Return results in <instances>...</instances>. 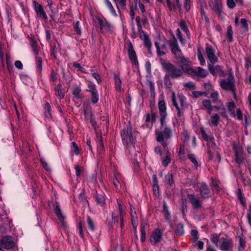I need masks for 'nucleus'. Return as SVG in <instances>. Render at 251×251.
<instances>
[{"instance_id":"obj_1","label":"nucleus","mask_w":251,"mask_h":251,"mask_svg":"<svg viewBox=\"0 0 251 251\" xmlns=\"http://www.w3.org/2000/svg\"><path fill=\"white\" fill-rule=\"evenodd\" d=\"M159 61L163 70L167 73L166 75L170 76L171 78H177L183 74L182 69L177 68L166 59L160 58Z\"/></svg>"},{"instance_id":"obj_2","label":"nucleus","mask_w":251,"mask_h":251,"mask_svg":"<svg viewBox=\"0 0 251 251\" xmlns=\"http://www.w3.org/2000/svg\"><path fill=\"white\" fill-rule=\"evenodd\" d=\"M220 234L213 233L211 234V240L215 246L219 248L223 251H228L233 247V242L231 239L222 237L220 238Z\"/></svg>"},{"instance_id":"obj_3","label":"nucleus","mask_w":251,"mask_h":251,"mask_svg":"<svg viewBox=\"0 0 251 251\" xmlns=\"http://www.w3.org/2000/svg\"><path fill=\"white\" fill-rule=\"evenodd\" d=\"M132 127L130 122H128L126 128L123 129L121 131V136L123 143L127 148H134L136 138L133 137Z\"/></svg>"},{"instance_id":"obj_4","label":"nucleus","mask_w":251,"mask_h":251,"mask_svg":"<svg viewBox=\"0 0 251 251\" xmlns=\"http://www.w3.org/2000/svg\"><path fill=\"white\" fill-rule=\"evenodd\" d=\"M175 58L176 63L180 67V69L183 70V74L184 73H194V69L190 66L189 60L183 54L175 57Z\"/></svg>"},{"instance_id":"obj_5","label":"nucleus","mask_w":251,"mask_h":251,"mask_svg":"<svg viewBox=\"0 0 251 251\" xmlns=\"http://www.w3.org/2000/svg\"><path fill=\"white\" fill-rule=\"evenodd\" d=\"M168 43L169 40H167L164 37H161L160 36L158 37L154 43L158 56H162L166 54Z\"/></svg>"},{"instance_id":"obj_6","label":"nucleus","mask_w":251,"mask_h":251,"mask_svg":"<svg viewBox=\"0 0 251 251\" xmlns=\"http://www.w3.org/2000/svg\"><path fill=\"white\" fill-rule=\"evenodd\" d=\"M158 108L160 116L161 128H162L165 125V119L167 116L166 112V106L164 100H160L158 102Z\"/></svg>"},{"instance_id":"obj_7","label":"nucleus","mask_w":251,"mask_h":251,"mask_svg":"<svg viewBox=\"0 0 251 251\" xmlns=\"http://www.w3.org/2000/svg\"><path fill=\"white\" fill-rule=\"evenodd\" d=\"M162 239V232L159 228H156L151 233L150 241L151 245H156L161 241Z\"/></svg>"},{"instance_id":"obj_8","label":"nucleus","mask_w":251,"mask_h":251,"mask_svg":"<svg viewBox=\"0 0 251 251\" xmlns=\"http://www.w3.org/2000/svg\"><path fill=\"white\" fill-rule=\"evenodd\" d=\"M33 8L38 18H42L44 20H47L48 19V16L45 11L42 5L39 4V3L36 1H33Z\"/></svg>"},{"instance_id":"obj_9","label":"nucleus","mask_w":251,"mask_h":251,"mask_svg":"<svg viewBox=\"0 0 251 251\" xmlns=\"http://www.w3.org/2000/svg\"><path fill=\"white\" fill-rule=\"evenodd\" d=\"M169 44L171 48V51L175 55V57L183 54L179 47L177 40L174 36H173L172 39L169 40Z\"/></svg>"},{"instance_id":"obj_10","label":"nucleus","mask_w":251,"mask_h":251,"mask_svg":"<svg viewBox=\"0 0 251 251\" xmlns=\"http://www.w3.org/2000/svg\"><path fill=\"white\" fill-rule=\"evenodd\" d=\"M127 53L130 61L135 66H138L139 63L137 60L136 52L134 50L133 46L132 43L130 41H128Z\"/></svg>"},{"instance_id":"obj_11","label":"nucleus","mask_w":251,"mask_h":251,"mask_svg":"<svg viewBox=\"0 0 251 251\" xmlns=\"http://www.w3.org/2000/svg\"><path fill=\"white\" fill-rule=\"evenodd\" d=\"M209 6L211 9L219 16H221L223 13L222 3L220 0H210Z\"/></svg>"},{"instance_id":"obj_12","label":"nucleus","mask_w":251,"mask_h":251,"mask_svg":"<svg viewBox=\"0 0 251 251\" xmlns=\"http://www.w3.org/2000/svg\"><path fill=\"white\" fill-rule=\"evenodd\" d=\"M96 18L98 21L101 33L111 32V25L106 19L103 20L99 17H97Z\"/></svg>"},{"instance_id":"obj_13","label":"nucleus","mask_w":251,"mask_h":251,"mask_svg":"<svg viewBox=\"0 0 251 251\" xmlns=\"http://www.w3.org/2000/svg\"><path fill=\"white\" fill-rule=\"evenodd\" d=\"M160 131H159L157 133H156L157 135L156 137H159L161 136L162 138L164 139H169L171 138L172 136V129L171 128L166 126V123L165 124L163 127L162 128L160 127Z\"/></svg>"},{"instance_id":"obj_14","label":"nucleus","mask_w":251,"mask_h":251,"mask_svg":"<svg viewBox=\"0 0 251 251\" xmlns=\"http://www.w3.org/2000/svg\"><path fill=\"white\" fill-rule=\"evenodd\" d=\"M220 85L221 88L225 90H234V88H235L234 84V78L224 79L221 81Z\"/></svg>"},{"instance_id":"obj_15","label":"nucleus","mask_w":251,"mask_h":251,"mask_svg":"<svg viewBox=\"0 0 251 251\" xmlns=\"http://www.w3.org/2000/svg\"><path fill=\"white\" fill-rule=\"evenodd\" d=\"M205 52L211 63L214 64L218 61V58L215 55L211 46L208 44H206Z\"/></svg>"},{"instance_id":"obj_16","label":"nucleus","mask_w":251,"mask_h":251,"mask_svg":"<svg viewBox=\"0 0 251 251\" xmlns=\"http://www.w3.org/2000/svg\"><path fill=\"white\" fill-rule=\"evenodd\" d=\"M187 198L189 199L194 209L197 210L202 207V204L200 199L196 197L194 194H188Z\"/></svg>"},{"instance_id":"obj_17","label":"nucleus","mask_w":251,"mask_h":251,"mask_svg":"<svg viewBox=\"0 0 251 251\" xmlns=\"http://www.w3.org/2000/svg\"><path fill=\"white\" fill-rule=\"evenodd\" d=\"M2 247L6 249H10L14 246V242L11 240L10 236H5L0 240Z\"/></svg>"},{"instance_id":"obj_18","label":"nucleus","mask_w":251,"mask_h":251,"mask_svg":"<svg viewBox=\"0 0 251 251\" xmlns=\"http://www.w3.org/2000/svg\"><path fill=\"white\" fill-rule=\"evenodd\" d=\"M200 191L202 198L210 197V190L205 182H203L201 183Z\"/></svg>"},{"instance_id":"obj_19","label":"nucleus","mask_w":251,"mask_h":251,"mask_svg":"<svg viewBox=\"0 0 251 251\" xmlns=\"http://www.w3.org/2000/svg\"><path fill=\"white\" fill-rule=\"evenodd\" d=\"M88 88L89 89L87 91L90 92L91 94V102L93 104H95L99 100L98 91L95 85H89Z\"/></svg>"},{"instance_id":"obj_20","label":"nucleus","mask_w":251,"mask_h":251,"mask_svg":"<svg viewBox=\"0 0 251 251\" xmlns=\"http://www.w3.org/2000/svg\"><path fill=\"white\" fill-rule=\"evenodd\" d=\"M142 34L140 35V37L141 40L143 41L144 46L147 48L148 52L150 54H151V43L149 39V37L148 34L144 31H142Z\"/></svg>"},{"instance_id":"obj_21","label":"nucleus","mask_w":251,"mask_h":251,"mask_svg":"<svg viewBox=\"0 0 251 251\" xmlns=\"http://www.w3.org/2000/svg\"><path fill=\"white\" fill-rule=\"evenodd\" d=\"M55 208L54 209V213L58 218L59 221L61 223L62 226H65L64 218L65 217L63 216L60 207L59 203L57 201L55 202Z\"/></svg>"},{"instance_id":"obj_22","label":"nucleus","mask_w":251,"mask_h":251,"mask_svg":"<svg viewBox=\"0 0 251 251\" xmlns=\"http://www.w3.org/2000/svg\"><path fill=\"white\" fill-rule=\"evenodd\" d=\"M30 45L32 48V50L34 54L37 55L39 53V47L38 45L37 42L35 40V38L33 36H31L30 38Z\"/></svg>"},{"instance_id":"obj_23","label":"nucleus","mask_w":251,"mask_h":251,"mask_svg":"<svg viewBox=\"0 0 251 251\" xmlns=\"http://www.w3.org/2000/svg\"><path fill=\"white\" fill-rule=\"evenodd\" d=\"M214 64H208V70H209L211 74L213 75H216L218 73L222 72V70L220 66L216 65L215 66H213Z\"/></svg>"},{"instance_id":"obj_24","label":"nucleus","mask_w":251,"mask_h":251,"mask_svg":"<svg viewBox=\"0 0 251 251\" xmlns=\"http://www.w3.org/2000/svg\"><path fill=\"white\" fill-rule=\"evenodd\" d=\"M81 89L79 85H75L73 86V94L77 98V99H82L83 97L81 93Z\"/></svg>"},{"instance_id":"obj_25","label":"nucleus","mask_w":251,"mask_h":251,"mask_svg":"<svg viewBox=\"0 0 251 251\" xmlns=\"http://www.w3.org/2000/svg\"><path fill=\"white\" fill-rule=\"evenodd\" d=\"M189 74L192 75H193V76L197 75V76H201L202 78H203V77H205L207 75V72L205 70L199 67L198 68L197 71H196L194 69V73Z\"/></svg>"},{"instance_id":"obj_26","label":"nucleus","mask_w":251,"mask_h":251,"mask_svg":"<svg viewBox=\"0 0 251 251\" xmlns=\"http://www.w3.org/2000/svg\"><path fill=\"white\" fill-rule=\"evenodd\" d=\"M165 156L161 157L162 163L164 167H167L171 162V153L167 150L165 153Z\"/></svg>"},{"instance_id":"obj_27","label":"nucleus","mask_w":251,"mask_h":251,"mask_svg":"<svg viewBox=\"0 0 251 251\" xmlns=\"http://www.w3.org/2000/svg\"><path fill=\"white\" fill-rule=\"evenodd\" d=\"M202 104L204 107L206 109L207 113L209 114H210L212 111L213 110V107L211 105L210 100L206 99L203 100H202Z\"/></svg>"},{"instance_id":"obj_28","label":"nucleus","mask_w":251,"mask_h":251,"mask_svg":"<svg viewBox=\"0 0 251 251\" xmlns=\"http://www.w3.org/2000/svg\"><path fill=\"white\" fill-rule=\"evenodd\" d=\"M62 86L60 83L57 84L55 87V94L59 96L60 99H63L64 96V92L62 91Z\"/></svg>"},{"instance_id":"obj_29","label":"nucleus","mask_w":251,"mask_h":251,"mask_svg":"<svg viewBox=\"0 0 251 251\" xmlns=\"http://www.w3.org/2000/svg\"><path fill=\"white\" fill-rule=\"evenodd\" d=\"M35 64L37 72L41 74L42 70V59L41 57H35Z\"/></svg>"},{"instance_id":"obj_30","label":"nucleus","mask_w":251,"mask_h":251,"mask_svg":"<svg viewBox=\"0 0 251 251\" xmlns=\"http://www.w3.org/2000/svg\"><path fill=\"white\" fill-rule=\"evenodd\" d=\"M163 214H164V216L165 219H166L167 221H170L171 218V216L170 213L169 212V211L168 210V207L165 202H164V204L163 205Z\"/></svg>"},{"instance_id":"obj_31","label":"nucleus","mask_w":251,"mask_h":251,"mask_svg":"<svg viewBox=\"0 0 251 251\" xmlns=\"http://www.w3.org/2000/svg\"><path fill=\"white\" fill-rule=\"evenodd\" d=\"M95 197V201L98 204L102 206L104 204L105 199L102 195L96 194Z\"/></svg>"},{"instance_id":"obj_32","label":"nucleus","mask_w":251,"mask_h":251,"mask_svg":"<svg viewBox=\"0 0 251 251\" xmlns=\"http://www.w3.org/2000/svg\"><path fill=\"white\" fill-rule=\"evenodd\" d=\"M165 183L172 186L174 183L173 176L172 174L168 173L165 176Z\"/></svg>"},{"instance_id":"obj_33","label":"nucleus","mask_w":251,"mask_h":251,"mask_svg":"<svg viewBox=\"0 0 251 251\" xmlns=\"http://www.w3.org/2000/svg\"><path fill=\"white\" fill-rule=\"evenodd\" d=\"M44 113L46 117L50 118L51 114L50 112L51 106L48 102H46L44 106Z\"/></svg>"},{"instance_id":"obj_34","label":"nucleus","mask_w":251,"mask_h":251,"mask_svg":"<svg viewBox=\"0 0 251 251\" xmlns=\"http://www.w3.org/2000/svg\"><path fill=\"white\" fill-rule=\"evenodd\" d=\"M211 125L214 126H217L220 120V116L218 114H214L211 116Z\"/></svg>"},{"instance_id":"obj_35","label":"nucleus","mask_w":251,"mask_h":251,"mask_svg":"<svg viewBox=\"0 0 251 251\" xmlns=\"http://www.w3.org/2000/svg\"><path fill=\"white\" fill-rule=\"evenodd\" d=\"M228 111L230 112L231 115H235L234 109L236 107V105L233 101L228 102L227 104Z\"/></svg>"},{"instance_id":"obj_36","label":"nucleus","mask_w":251,"mask_h":251,"mask_svg":"<svg viewBox=\"0 0 251 251\" xmlns=\"http://www.w3.org/2000/svg\"><path fill=\"white\" fill-rule=\"evenodd\" d=\"M115 83L116 90L118 91H121L122 81L118 75H114Z\"/></svg>"},{"instance_id":"obj_37","label":"nucleus","mask_w":251,"mask_h":251,"mask_svg":"<svg viewBox=\"0 0 251 251\" xmlns=\"http://www.w3.org/2000/svg\"><path fill=\"white\" fill-rule=\"evenodd\" d=\"M140 231L141 234V241L144 242L146 240V229L145 223H142L140 226Z\"/></svg>"},{"instance_id":"obj_38","label":"nucleus","mask_w":251,"mask_h":251,"mask_svg":"<svg viewBox=\"0 0 251 251\" xmlns=\"http://www.w3.org/2000/svg\"><path fill=\"white\" fill-rule=\"evenodd\" d=\"M201 133L203 137V138L206 141H213L214 140V138L213 137H208L207 134L205 132V131L203 129V128L201 127L200 129Z\"/></svg>"},{"instance_id":"obj_39","label":"nucleus","mask_w":251,"mask_h":251,"mask_svg":"<svg viewBox=\"0 0 251 251\" xmlns=\"http://www.w3.org/2000/svg\"><path fill=\"white\" fill-rule=\"evenodd\" d=\"M235 152V159L237 163L238 164H242L244 162L243 157L240 156L239 155V151L237 149L234 150Z\"/></svg>"},{"instance_id":"obj_40","label":"nucleus","mask_w":251,"mask_h":251,"mask_svg":"<svg viewBox=\"0 0 251 251\" xmlns=\"http://www.w3.org/2000/svg\"><path fill=\"white\" fill-rule=\"evenodd\" d=\"M232 34V27L231 25H229L227 27L226 37L229 42H231L233 41Z\"/></svg>"},{"instance_id":"obj_41","label":"nucleus","mask_w":251,"mask_h":251,"mask_svg":"<svg viewBox=\"0 0 251 251\" xmlns=\"http://www.w3.org/2000/svg\"><path fill=\"white\" fill-rule=\"evenodd\" d=\"M176 234L178 235L179 236H182L184 234V228L183 225L179 223L176 225Z\"/></svg>"},{"instance_id":"obj_42","label":"nucleus","mask_w":251,"mask_h":251,"mask_svg":"<svg viewBox=\"0 0 251 251\" xmlns=\"http://www.w3.org/2000/svg\"><path fill=\"white\" fill-rule=\"evenodd\" d=\"M171 76L165 75L164 77V84L166 87L168 89L170 88L172 86V83L170 79Z\"/></svg>"},{"instance_id":"obj_43","label":"nucleus","mask_w":251,"mask_h":251,"mask_svg":"<svg viewBox=\"0 0 251 251\" xmlns=\"http://www.w3.org/2000/svg\"><path fill=\"white\" fill-rule=\"evenodd\" d=\"M98 150L100 153H102L104 152V148L103 145V143L102 141V137L101 136H100V139L98 141Z\"/></svg>"},{"instance_id":"obj_44","label":"nucleus","mask_w":251,"mask_h":251,"mask_svg":"<svg viewBox=\"0 0 251 251\" xmlns=\"http://www.w3.org/2000/svg\"><path fill=\"white\" fill-rule=\"evenodd\" d=\"M105 4L107 5L108 8L109 9L111 13L114 16H116L117 14L116 12L113 8L112 3L109 0H104Z\"/></svg>"},{"instance_id":"obj_45","label":"nucleus","mask_w":251,"mask_h":251,"mask_svg":"<svg viewBox=\"0 0 251 251\" xmlns=\"http://www.w3.org/2000/svg\"><path fill=\"white\" fill-rule=\"evenodd\" d=\"M87 222L89 228L94 231L95 230V226L92 219L89 216L87 218Z\"/></svg>"},{"instance_id":"obj_46","label":"nucleus","mask_w":251,"mask_h":251,"mask_svg":"<svg viewBox=\"0 0 251 251\" xmlns=\"http://www.w3.org/2000/svg\"><path fill=\"white\" fill-rule=\"evenodd\" d=\"M210 98H211L213 102L216 103L218 102H221V101L219 100V94L217 92H214L211 94Z\"/></svg>"},{"instance_id":"obj_47","label":"nucleus","mask_w":251,"mask_h":251,"mask_svg":"<svg viewBox=\"0 0 251 251\" xmlns=\"http://www.w3.org/2000/svg\"><path fill=\"white\" fill-rule=\"evenodd\" d=\"M189 159H190L191 162L194 164V166L197 168L199 164L197 161L195 155L194 154H189L187 156Z\"/></svg>"},{"instance_id":"obj_48","label":"nucleus","mask_w":251,"mask_h":251,"mask_svg":"<svg viewBox=\"0 0 251 251\" xmlns=\"http://www.w3.org/2000/svg\"><path fill=\"white\" fill-rule=\"evenodd\" d=\"M237 196H238V199L240 201V202H241V204L243 206H245V202L244 201V197L243 196V195H242V192H241V189L240 188H238L237 189Z\"/></svg>"},{"instance_id":"obj_49","label":"nucleus","mask_w":251,"mask_h":251,"mask_svg":"<svg viewBox=\"0 0 251 251\" xmlns=\"http://www.w3.org/2000/svg\"><path fill=\"white\" fill-rule=\"evenodd\" d=\"M179 25L181 30H182L184 32H186V33L189 32L188 27L186 24L185 22L183 20L180 21L179 23Z\"/></svg>"},{"instance_id":"obj_50","label":"nucleus","mask_w":251,"mask_h":251,"mask_svg":"<svg viewBox=\"0 0 251 251\" xmlns=\"http://www.w3.org/2000/svg\"><path fill=\"white\" fill-rule=\"evenodd\" d=\"M198 56L200 61L201 64L203 65L205 64V60L203 56L202 53L200 49L198 50Z\"/></svg>"},{"instance_id":"obj_51","label":"nucleus","mask_w":251,"mask_h":251,"mask_svg":"<svg viewBox=\"0 0 251 251\" xmlns=\"http://www.w3.org/2000/svg\"><path fill=\"white\" fill-rule=\"evenodd\" d=\"M241 25L242 28H243L245 31H248V24L247 23V20L246 19H242L241 20Z\"/></svg>"},{"instance_id":"obj_52","label":"nucleus","mask_w":251,"mask_h":251,"mask_svg":"<svg viewBox=\"0 0 251 251\" xmlns=\"http://www.w3.org/2000/svg\"><path fill=\"white\" fill-rule=\"evenodd\" d=\"M246 245V241L244 239H243L241 237H239V250L240 251H242Z\"/></svg>"},{"instance_id":"obj_53","label":"nucleus","mask_w":251,"mask_h":251,"mask_svg":"<svg viewBox=\"0 0 251 251\" xmlns=\"http://www.w3.org/2000/svg\"><path fill=\"white\" fill-rule=\"evenodd\" d=\"M74 28L75 29V31L76 32V34L77 35H81V30L79 27V22L77 21L74 25Z\"/></svg>"},{"instance_id":"obj_54","label":"nucleus","mask_w":251,"mask_h":251,"mask_svg":"<svg viewBox=\"0 0 251 251\" xmlns=\"http://www.w3.org/2000/svg\"><path fill=\"white\" fill-rule=\"evenodd\" d=\"M57 48L55 45H53L51 47L50 55L53 57L54 59H56Z\"/></svg>"},{"instance_id":"obj_55","label":"nucleus","mask_w":251,"mask_h":251,"mask_svg":"<svg viewBox=\"0 0 251 251\" xmlns=\"http://www.w3.org/2000/svg\"><path fill=\"white\" fill-rule=\"evenodd\" d=\"M191 236L193 237V242H196L198 239V232L196 229H192L191 232Z\"/></svg>"},{"instance_id":"obj_56","label":"nucleus","mask_w":251,"mask_h":251,"mask_svg":"<svg viewBox=\"0 0 251 251\" xmlns=\"http://www.w3.org/2000/svg\"><path fill=\"white\" fill-rule=\"evenodd\" d=\"M156 140L158 142L160 143L161 145L164 148H166L168 145L167 142L165 141V139L162 138V137L161 136H159V137H156Z\"/></svg>"},{"instance_id":"obj_57","label":"nucleus","mask_w":251,"mask_h":251,"mask_svg":"<svg viewBox=\"0 0 251 251\" xmlns=\"http://www.w3.org/2000/svg\"><path fill=\"white\" fill-rule=\"evenodd\" d=\"M192 94L194 96V97L196 98H199V97H200L202 95H206L207 94V93L206 92H201V91H193L192 92Z\"/></svg>"},{"instance_id":"obj_58","label":"nucleus","mask_w":251,"mask_h":251,"mask_svg":"<svg viewBox=\"0 0 251 251\" xmlns=\"http://www.w3.org/2000/svg\"><path fill=\"white\" fill-rule=\"evenodd\" d=\"M72 148L74 149V151L76 155H78L79 153L78 147L75 142H73L72 143Z\"/></svg>"},{"instance_id":"obj_59","label":"nucleus","mask_w":251,"mask_h":251,"mask_svg":"<svg viewBox=\"0 0 251 251\" xmlns=\"http://www.w3.org/2000/svg\"><path fill=\"white\" fill-rule=\"evenodd\" d=\"M179 101L180 103V105L181 107L184 106L186 104V102L185 101V98L182 95H179Z\"/></svg>"},{"instance_id":"obj_60","label":"nucleus","mask_w":251,"mask_h":251,"mask_svg":"<svg viewBox=\"0 0 251 251\" xmlns=\"http://www.w3.org/2000/svg\"><path fill=\"white\" fill-rule=\"evenodd\" d=\"M90 123H91V124L92 125L93 127L94 128V129H96L97 128V122H96L95 120V118L93 117V114H91L90 115Z\"/></svg>"},{"instance_id":"obj_61","label":"nucleus","mask_w":251,"mask_h":251,"mask_svg":"<svg viewBox=\"0 0 251 251\" xmlns=\"http://www.w3.org/2000/svg\"><path fill=\"white\" fill-rule=\"evenodd\" d=\"M50 79L52 81H55L57 80V73H55L53 70H52L51 73L50 75Z\"/></svg>"},{"instance_id":"obj_62","label":"nucleus","mask_w":251,"mask_h":251,"mask_svg":"<svg viewBox=\"0 0 251 251\" xmlns=\"http://www.w3.org/2000/svg\"><path fill=\"white\" fill-rule=\"evenodd\" d=\"M226 3L227 6L230 8H233L236 5V3L233 0H227Z\"/></svg>"},{"instance_id":"obj_63","label":"nucleus","mask_w":251,"mask_h":251,"mask_svg":"<svg viewBox=\"0 0 251 251\" xmlns=\"http://www.w3.org/2000/svg\"><path fill=\"white\" fill-rule=\"evenodd\" d=\"M40 162L42 165V167L46 171H49L50 170V169L49 167L48 166V165L47 162L43 161V159H40Z\"/></svg>"},{"instance_id":"obj_64","label":"nucleus","mask_w":251,"mask_h":251,"mask_svg":"<svg viewBox=\"0 0 251 251\" xmlns=\"http://www.w3.org/2000/svg\"><path fill=\"white\" fill-rule=\"evenodd\" d=\"M247 219L248 222L251 226V205L249 206V212L247 214Z\"/></svg>"}]
</instances>
